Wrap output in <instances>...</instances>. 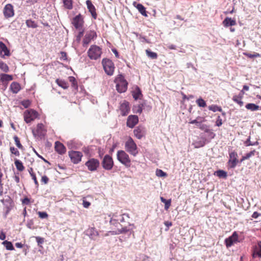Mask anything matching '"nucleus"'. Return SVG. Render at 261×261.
Wrapping results in <instances>:
<instances>
[{
    "mask_svg": "<svg viewBox=\"0 0 261 261\" xmlns=\"http://www.w3.org/2000/svg\"><path fill=\"white\" fill-rule=\"evenodd\" d=\"M125 149L134 156L138 153L137 146L131 137H129L125 142Z\"/></svg>",
    "mask_w": 261,
    "mask_h": 261,
    "instance_id": "nucleus-1",
    "label": "nucleus"
},
{
    "mask_svg": "<svg viewBox=\"0 0 261 261\" xmlns=\"http://www.w3.org/2000/svg\"><path fill=\"white\" fill-rule=\"evenodd\" d=\"M88 56L91 60L99 59L102 54L101 48L96 45H92L87 52Z\"/></svg>",
    "mask_w": 261,
    "mask_h": 261,
    "instance_id": "nucleus-2",
    "label": "nucleus"
},
{
    "mask_svg": "<svg viewBox=\"0 0 261 261\" xmlns=\"http://www.w3.org/2000/svg\"><path fill=\"white\" fill-rule=\"evenodd\" d=\"M116 89L119 93H123L126 91L127 82L122 75H119L116 79Z\"/></svg>",
    "mask_w": 261,
    "mask_h": 261,
    "instance_id": "nucleus-3",
    "label": "nucleus"
},
{
    "mask_svg": "<svg viewBox=\"0 0 261 261\" xmlns=\"http://www.w3.org/2000/svg\"><path fill=\"white\" fill-rule=\"evenodd\" d=\"M117 159L122 164L129 167L130 164V160L129 155L124 150H120L117 152Z\"/></svg>",
    "mask_w": 261,
    "mask_h": 261,
    "instance_id": "nucleus-4",
    "label": "nucleus"
},
{
    "mask_svg": "<svg viewBox=\"0 0 261 261\" xmlns=\"http://www.w3.org/2000/svg\"><path fill=\"white\" fill-rule=\"evenodd\" d=\"M102 64L105 72L109 75L113 74L114 71V65L112 61L108 59H103Z\"/></svg>",
    "mask_w": 261,
    "mask_h": 261,
    "instance_id": "nucleus-5",
    "label": "nucleus"
},
{
    "mask_svg": "<svg viewBox=\"0 0 261 261\" xmlns=\"http://www.w3.org/2000/svg\"><path fill=\"white\" fill-rule=\"evenodd\" d=\"M229 159L227 162L228 167L230 169L234 168L239 162L237 152L234 150L230 151L229 152Z\"/></svg>",
    "mask_w": 261,
    "mask_h": 261,
    "instance_id": "nucleus-6",
    "label": "nucleus"
},
{
    "mask_svg": "<svg viewBox=\"0 0 261 261\" xmlns=\"http://www.w3.org/2000/svg\"><path fill=\"white\" fill-rule=\"evenodd\" d=\"M38 116V112L33 109L28 110L24 113V119L27 123H30Z\"/></svg>",
    "mask_w": 261,
    "mask_h": 261,
    "instance_id": "nucleus-7",
    "label": "nucleus"
},
{
    "mask_svg": "<svg viewBox=\"0 0 261 261\" xmlns=\"http://www.w3.org/2000/svg\"><path fill=\"white\" fill-rule=\"evenodd\" d=\"M102 167L107 170H110L113 167L114 162L112 158L109 155H106L101 162Z\"/></svg>",
    "mask_w": 261,
    "mask_h": 261,
    "instance_id": "nucleus-8",
    "label": "nucleus"
},
{
    "mask_svg": "<svg viewBox=\"0 0 261 261\" xmlns=\"http://www.w3.org/2000/svg\"><path fill=\"white\" fill-rule=\"evenodd\" d=\"M97 37L96 33L94 31H89L86 32L83 39V46L87 45L92 40L95 39Z\"/></svg>",
    "mask_w": 261,
    "mask_h": 261,
    "instance_id": "nucleus-9",
    "label": "nucleus"
},
{
    "mask_svg": "<svg viewBox=\"0 0 261 261\" xmlns=\"http://www.w3.org/2000/svg\"><path fill=\"white\" fill-rule=\"evenodd\" d=\"M85 165L90 171H94L97 170L99 166V162L97 159L92 158L86 162Z\"/></svg>",
    "mask_w": 261,
    "mask_h": 261,
    "instance_id": "nucleus-10",
    "label": "nucleus"
},
{
    "mask_svg": "<svg viewBox=\"0 0 261 261\" xmlns=\"http://www.w3.org/2000/svg\"><path fill=\"white\" fill-rule=\"evenodd\" d=\"M69 156L71 161L74 164H77L81 161L83 156V154L80 151H70L68 152Z\"/></svg>",
    "mask_w": 261,
    "mask_h": 261,
    "instance_id": "nucleus-11",
    "label": "nucleus"
},
{
    "mask_svg": "<svg viewBox=\"0 0 261 261\" xmlns=\"http://www.w3.org/2000/svg\"><path fill=\"white\" fill-rule=\"evenodd\" d=\"M238 234L236 231L233 232L232 234L225 240V243L227 248L230 247L234 244L239 242Z\"/></svg>",
    "mask_w": 261,
    "mask_h": 261,
    "instance_id": "nucleus-12",
    "label": "nucleus"
},
{
    "mask_svg": "<svg viewBox=\"0 0 261 261\" xmlns=\"http://www.w3.org/2000/svg\"><path fill=\"white\" fill-rule=\"evenodd\" d=\"M84 21L81 14L75 16L72 20V24L76 29H80L83 28Z\"/></svg>",
    "mask_w": 261,
    "mask_h": 261,
    "instance_id": "nucleus-13",
    "label": "nucleus"
},
{
    "mask_svg": "<svg viewBox=\"0 0 261 261\" xmlns=\"http://www.w3.org/2000/svg\"><path fill=\"white\" fill-rule=\"evenodd\" d=\"M3 13L5 17L6 18L13 17L14 15L13 6L10 4H7L4 8Z\"/></svg>",
    "mask_w": 261,
    "mask_h": 261,
    "instance_id": "nucleus-14",
    "label": "nucleus"
},
{
    "mask_svg": "<svg viewBox=\"0 0 261 261\" xmlns=\"http://www.w3.org/2000/svg\"><path fill=\"white\" fill-rule=\"evenodd\" d=\"M145 128L142 126H139L134 130L135 136L138 139H141L145 135Z\"/></svg>",
    "mask_w": 261,
    "mask_h": 261,
    "instance_id": "nucleus-15",
    "label": "nucleus"
},
{
    "mask_svg": "<svg viewBox=\"0 0 261 261\" xmlns=\"http://www.w3.org/2000/svg\"><path fill=\"white\" fill-rule=\"evenodd\" d=\"M138 117L136 115H130L128 116L126 125L130 128H133L135 125L138 122Z\"/></svg>",
    "mask_w": 261,
    "mask_h": 261,
    "instance_id": "nucleus-16",
    "label": "nucleus"
},
{
    "mask_svg": "<svg viewBox=\"0 0 261 261\" xmlns=\"http://www.w3.org/2000/svg\"><path fill=\"white\" fill-rule=\"evenodd\" d=\"M87 8L89 11L90 12L92 17L96 19L97 18V13L96 12V9L94 6L92 4V2L90 0H87L86 2Z\"/></svg>",
    "mask_w": 261,
    "mask_h": 261,
    "instance_id": "nucleus-17",
    "label": "nucleus"
},
{
    "mask_svg": "<svg viewBox=\"0 0 261 261\" xmlns=\"http://www.w3.org/2000/svg\"><path fill=\"white\" fill-rule=\"evenodd\" d=\"M120 111L122 116L127 115L129 112V103L127 101H124L120 104Z\"/></svg>",
    "mask_w": 261,
    "mask_h": 261,
    "instance_id": "nucleus-18",
    "label": "nucleus"
},
{
    "mask_svg": "<svg viewBox=\"0 0 261 261\" xmlns=\"http://www.w3.org/2000/svg\"><path fill=\"white\" fill-rule=\"evenodd\" d=\"M34 136L36 135L35 132L33 131ZM36 135L39 137H42L45 136V130L44 128V125L42 123H39L37 126Z\"/></svg>",
    "mask_w": 261,
    "mask_h": 261,
    "instance_id": "nucleus-19",
    "label": "nucleus"
},
{
    "mask_svg": "<svg viewBox=\"0 0 261 261\" xmlns=\"http://www.w3.org/2000/svg\"><path fill=\"white\" fill-rule=\"evenodd\" d=\"M55 150L60 154H64L66 152L65 147L62 143L58 141L55 143Z\"/></svg>",
    "mask_w": 261,
    "mask_h": 261,
    "instance_id": "nucleus-20",
    "label": "nucleus"
},
{
    "mask_svg": "<svg viewBox=\"0 0 261 261\" xmlns=\"http://www.w3.org/2000/svg\"><path fill=\"white\" fill-rule=\"evenodd\" d=\"M10 55V52L6 45L2 42H0V56L4 57Z\"/></svg>",
    "mask_w": 261,
    "mask_h": 261,
    "instance_id": "nucleus-21",
    "label": "nucleus"
},
{
    "mask_svg": "<svg viewBox=\"0 0 261 261\" xmlns=\"http://www.w3.org/2000/svg\"><path fill=\"white\" fill-rule=\"evenodd\" d=\"M244 93V92H243V91H241L239 95H234L232 97V100L239 105L240 107L243 106L244 104L243 101L242 100Z\"/></svg>",
    "mask_w": 261,
    "mask_h": 261,
    "instance_id": "nucleus-22",
    "label": "nucleus"
},
{
    "mask_svg": "<svg viewBox=\"0 0 261 261\" xmlns=\"http://www.w3.org/2000/svg\"><path fill=\"white\" fill-rule=\"evenodd\" d=\"M223 24L225 27H228L236 25V22L235 20H233L231 18L226 17L223 21Z\"/></svg>",
    "mask_w": 261,
    "mask_h": 261,
    "instance_id": "nucleus-23",
    "label": "nucleus"
},
{
    "mask_svg": "<svg viewBox=\"0 0 261 261\" xmlns=\"http://www.w3.org/2000/svg\"><path fill=\"white\" fill-rule=\"evenodd\" d=\"M135 228L133 224H129L128 227L127 226L118 229V233H123L129 232V233H132L134 228Z\"/></svg>",
    "mask_w": 261,
    "mask_h": 261,
    "instance_id": "nucleus-24",
    "label": "nucleus"
},
{
    "mask_svg": "<svg viewBox=\"0 0 261 261\" xmlns=\"http://www.w3.org/2000/svg\"><path fill=\"white\" fill-rule=\"evenodd\" d=\"M87 234L92 239H95L99 235L98 231L94 227H91L87 230Z\"/></svg>",
    "mask_w": 261,
    "mask_h": 261,
    "instance_id": "nucleus-25",
    "label": "nucleus"
},
{
    "mask_svg": "<svg viewBox=\"0 0 261 261\" xmlns=\"http://www.w3.org/2000/svg\"><path fill=\"white\" fill-rule=\"evenodd\" d=\"M10 89L13 93L16 94L20 90V86L18 83L14 82L11 83Z\"/></svg>",
    "mask_w": 261,
    "mask_h": 261,
    "instance_id": "nucleus-26",
    "label": "nucleus"
},
{
    "mask_svg": "<svg viewBox=\"0 0 261 261\" xmlns=\"http://www.w3.org/2000/svg\"><path fill=\"white\" fill-rule=\"evenodd\" d=\"M204 121V118L201 117H197L196 119L191 120L189 122L190 124H195L196 126L199 127L202 124V122Z\"/></svg>",
    "mask_w": 261,
    "mask_h": 261,
    "instance_id": "nucleus-27",
    "label": "nucleus"
},
{
    "mask_svg": "<svg viewBox=\"0 0 261 261\" xmlns=\"http://www.w3.org/2000/svg\"><path fill=\"white\" fill-rule=\"evenodd\" d=\"M136 8L138 9L139 12L144 16L147 17L148 15L147 14V12L146 11V9L141 4H138L136 6Z\"/></svg>",
    "mask_w": 261,
    "mask_h": 261,
    "instance_id": "nucleus-28",
    "label": "nucleus"
},
{
    "mask_svg": "<svg viewBox=\"0 0 261 261\" xmlns=\"http://www.w3.org/2000/svg\"><path fill=\"white\" fill-rule=\"evenodd\" d=\"M0 80L3 82H9L13 80V77L11 75L1 74L0 75Z\"/></svg>",
    "mask_w": 261,
    "mask_h": 261,
    "instance_id": "nucleus-29",
    "label": "nucleus"
},
{
    "mask_svg": "<svg viewBox=\"0 0 261 261\" xmlns=\"http://www.w3.org/2000/svg\"><path fill=\"white\" fill-rule=\"evenodd\" d=\"M205 144V140L203 139L200 140L196 141L194 142L193 145H194L195 148H198L201 147H203Z\"/></svg>",
    "mask_w": 261,
    "mask_h": 261,
    "instance_id": "nucleus-30",
    "label": "nucleus"
},
{
    "mask_svg": "<svg viewBox=\"0 0 261 261\" xmlns=\"http://www.w3.org/2000/svg\"><path fill=\"white\" fill-rule=\"evenodd\" d=\"M246 108L252 111H255L259 109V106L252 103H249L246 105Z\"/></svg>",
    "mask_w": 261,
    "mask_h": 261,
    "instance_id": "nucleus-31",
    "label": "nucleus"
},
{
    "mask_svg": "<svg viewBox=\"0 0 261 261\" xmlns=\"http://www.w3.org/2000/svg\"><path fill=\"white\" fill-rule=\"evenodd\" d=\"M65 8L71 10L73 8L72 0H62Z\"/></svg>",
    "mask_w": 261,
    "mask_h": 261,
    "instance_id": "nucleus-32",
    "label": "nucleus"
},
{
    "mask_svg": "<svg viewBox=\"0 0 261 261\" xmlns=\"http://www.w3.org/2000/svg\"><path fill=\"white\" fill-rule=\"evenodd\" d=\"M26 25L28 28H36L38 27L37 23L32 19H28L26 20Z\"/></svg>",
    "mask_w": 261,
    "mask_h": 261,
    "instance_id": "nucleus-33",
    "label": "nucleus"
},
{
    "mask_svg": "<svg viewBox=\"0 0 261 261\" xmlns=\"http://www.w3.org/2000/svg\"><path fill=\"white\" fill-rule=\"evenodd\" d=\"M15 165L17 169L19 171H22L24 170V167L22 162L19 160L16 159L15 161Z\"/></svg>",
    "mask_w": 261,
    "mask_h": 261,
    "instance_id": "nucleus-34",
    "label": "nucleus"
},
{
    "mask_svg": "<svg viewBox=\"0 0 261 261\" xmlns=\"http://www.w3.org/2000/svg\"><path fill=\"white\" fill-rule=\"evenodd\" d=\"M2 244L6 247V249L8 250H14V248L13 246L12 243L11 242L8 241H4Z\"/></svg>",
    "mask_w": 261,
    "mask_h": 261,
    "instance_id": "nucleus-35",
    "label": "nucleus"
},
{
    "mask_svg": "<svg viewBox=\"0 0 261 261\" xmlns=\"http://www.w3.org/2000/svg\"><path fill=\"white\" fill-rule=\"evenodd\" d=\"M56 83L61 87L63 88L64 89H67L68 87L67 83L64 81L60 80L59 79H57L56 80Z\"/></svg>",
    "mask_w": 261,
    "mask_h": 261,
    "instance_id": "nucleus-36",
    "label": "nucleus"
},
{
    "mask_svg": "<svg viewBox=\"0 0 261 261\" xmlns=\"http://www.w3.org/2000/svg\"><path fill=\"white\" fill-rule=\"evenodd\" d=\"M215 174L220 178H226L227 177V173L224 170H219L215 172Z\"/></svg>",
    "mask_w": 261,
    "mask_h": 261,
    "instance_id": "nucleus-37",
    "label": "nucleus"
},
{
    "mask_svg": "<svg viewBox=\"0 0 261 261\" xmlns=\"http://www.w3.org/2000/svg\"><path fill=\"white\" fill-rule=\"evenodd\" d=\"M146 53L147 56L151 59H156L158 58L157 54L151 51L149 49H146Z\"/></svg>",
    "mask_w": 261,
    "mask_h": 261,
    "instance_id": "nucleus-38",
    "label": "nucleus"
},
{
    "mask_svg": "<svg viewBox=\"0 0 261 261\" xmlns=\"http://www.w3.org/2000/svg\"><path fill=\"white\" fill-rule=\"evenodd\" d=\"M208 109L211 111H212L214 112L219 111V112H222V109L221 107L215 105H212L208 107Z\"/></svg>",
    "mask_w": 261,
    "mask_h": 261,
    "instance_id": "nucleus-39",
    "label": "nucleus"
},
{
    "mask_svg": "<svg viewBox=\"0 0 261 261\" xmlns=\"http://www.w3.org/2000/svg\"><path fill=\"white\" fill-rule=\"evenodd\" d=\"M0 69L4 72H7L9 71V67L6 63L0 61Z\"/></svg>",
    "mask_w": 261,
    "mask_h": 261,
    "instance_id": "nucleus-40",
    "label": "nucleus"
},
{
    "mask_svg": "<svg viewBox=\"0 0 261 261\" xmlns=\"http://www.w3.org/2000/svg\"><path fill=\"white\" fill-rule=\"evenodd\" d=\"M196 102L200 107L204 108L206 106L205 101L202 98H199L197 99Z\"/></svg>",
    "mask_w": 261,
    "mask_h": 261,
    "instance_id": "nucleus-41",
    "label": "nucleus"
},
{
    "mask_svg": "<svg viewBox=\"0 0 261 261\" xmlns=\"http://www.w3.org/2000/svg\"><path fill=\"white\" fill-rule=\"evenodd\" d=\"M255 253L259 257H261V242L257 243V246L255 248Z\"/></svg>",
    "mask_w": 261,
    "mask_h": 261,
    "instance_id": "nucleus-42",
    "label": "nucleus"
},
{
    "mask_svg": "<svg viewBox=\"0 0 261 261\" xmlns=\"http://www.w3.org/2000/svg\"><path fill=\"white\" fill-rule=\"evenodd\" d=\"M141 95V92L139 88H137L136 91L133 94V97L135 99L137 100L140 98Z\"/></svg>",
    "mask_w": 261,
    "mask_h": 261,
    "instance_id": "nucleus-43",
    "label": "nucleus"
},
{
    "mask_svg": "<svg viewBox=\"0 0 261 261\" xmlns=\"http://www.w3.org/2000/svg\"><path fill=\"white\" fill-rule=\"evenodd\" d=\"M155 174L158 177H165L167 176L166 173L161 169H157L156 170Z\"/></svg>",
    "mask_w": 261,
    "mask_h": 261,
    "instance_id": "nucleus-44",
    "label": "nucleus"
},
{
    "mask_svg": "<svg viewBox=\"0 0 261 261\" xmlns=\"http://www.w3.org/2000/svg\"><path fill=\"white\" fill-rule=\"evenodd\" d=\"M14 140L15 141V144H16V145L17 146V147L19 149H22L23 146L20 142L19 138L17 136H15L14 137Z\"/></svg>",
    "mask_w": 261,
    "mask_h": 261,
    "instance_id": "nucleus-45",
    "label": "nucleus"
},
{
    "mask_svg": "<svg viewBox=\"0 0 261 261\" xmlns=\"http://www.w3.org/2000/svg\"><path fill=\"white\" fill-rule=\"evenodd\" d=\"M244 55L250 58H254L259 57V54L258 53H254L252 54L250 53H244Z\"/></svg>",
    "mask_w": 261,
    "mask_h": 261,
    "instance_id": "nucleus-46",
    "label": "nucleus"
},
{
    "mask_svg": "<svg viewBox=\"0 0 261 261\" xmlns=\"http://www.w3.org/2000/svg\"><path fill=\"white\" fill-rule=\"evenodd\" d=\"M119 218L116 215H113L111 218L110 222L111 224L115 225L116 223V221H119Z\"/></svg>",
    "mask_w": 261,
    "mask_h": 261,
    "instance_id": "nucleus-47",
    "label": "nucleus"
},
{
    "mask_svg": "<svg viewBox=\"0 0 261 261\" xmlns=\"http://www.w3.org/2000/svg\"><path fill=\"white\" fill-rule=\"evenodd\" d=\"M10 151L11 153L14 154L16 156H19L20 154L19 151L14 147H10Z\"/></svg>",
    "mask_w": 261,
    "mask_h": 261,
    "instance_id": "nucleus-48",
    "label": "nucleus"
},
{
    "mask_svg": "<svg viewBox=\"0 0 261 261\" xmlns=\"http://www.w3.org/2000/svg\"><path fill=\"white\" fill-rule=\"evenodd\" d=\"M199 128L202 130H204L206 133L208 132L210 130V129L208 128V126L204 124H202L199 127Z\"/></svg>",
    "mask_w": 261,
    "mask_h": 261,
    "instance_id": "nucleus-49",
    "label": "nucleus"
},
{
    "mask_svg": "<svg viewBox=\"0 0 261 261\" xmlns=\"http://www.w3.org/2000/svg\"><path fill=\"white\" fill-rule=\"evenodd\" d=\"M83 205L85 208H88L91 205V203L88 201L85 198H83Z\"/></svg>",
    "mask_w": 261,
    "mask_h": 261,
    "instance_id": "nucleus-50",
    "label": "nucleus"
},
{
    "mask_svg": "<svg viewBox=\"0 0 261 261\" xmlns=\"http://www.w3.org/2000/svg\"><path fill=\"white\" fill-rule=\"evenodd\" d=\"M38 214L39 217L41 219H45L48 217L47 214L45 212H39Z\"/></svg>",
    "mask_w": 261,
    "mask_h": 261,
    "instance_id": "nucleus-51",
    "label": "nucleus"
},
{
    "mask_svg": "<svg viewBox=\"0 0 261 261\" xmlns=\"http://www.w3.org/2000/svg\"><path fill=\"white\" fill-rule=\"evenodd\" d=\"M35 239L38 243V246H40L41 244L44 243V239L43 238H41L40 237H36Z\"/></svg>",
    "mask_w": 261,
    "mask_h": 261,
    "instance_id": "nucleus-52",
    "label": "nucleus"
},
{
    "mask_svg": "<svg viewBox=\"0 0 261 261\" xmlns=\"http://www.w3.org/2000/svg\"><path fill=\"white\" fill-rule=\"evenodd\" d=\"M84 35V30L80 31L78 35L76 37V40L77 42H80L81 39L82 37Z\"/></svg>",
    "mask_w": 261,
    "mask_h": 261,
    "instance_id": "nucleus-53",
    "label": "nucleus"
},
{
    "mask_svg": "<svg viewBox=\"0 0 261 261\" xmlns=\"http://www.w3.org/2000/svg\"><path fill=\"white\" fill-rule=\"evenodd\" d=\"M21 105L25 108H28L30 104H31V102L29 100H23L21 101Z\"/></svg>",
    "mask_w": 261,
    "mask_h": 261,
    "instance_id": "nucleus-54",
    "label": "nucleus"
},
{
    "mask_svg": "<svg viewBox=\"0 0 261 261\" xmlns=\"http://www.w3.org/2000/svg\"><path fill=\"white\" fill-rule=\"evenodd\" d=\"M171 199H169V200H166V201L165 202H163L164 203H165V210H168V208H169L170 205H171Z\"/></svg>",
    "mask_w": 261,
    "mask_h": 261,
    "instance_id": "nucleus-55",
    "label": "nucleus"
},
{
    "mask_svg": "<svg viewBox=\"0 0 261 261\" xmlns=\"http://www.w3.org/2000/svg\"><path fill=\"white\" fill-rule=\"evenodd\" d=\"M255 152V150H253L249 152V153H247V154H246L245 156H246V158H247V159L248 160L251 156L254 155Z\"/></svg>",
    "mask_w": 261,
    "mask_h": 261,
    "instance_id": "nucleus-56",
    "label": "nucleus"
},
{
    "mask_svg": "<svg viewBox=\"0 0 261 261\" xmlns=\"http://www.w3.org/2000/svg\"><path fill=\"white\" fill-rule=\"evenodd\" d=\"M222 124V120L220 116H218L216 122V125L217 126H220Z\"/></svg>",
    "mask_w": 261,
    "mask_h": 261,
    "instance_id": "nucleus-57",
    "label": "nucleus"
},
{
    "mask_svg": "<svg viewBox=\"0 0 261 261\" xmlns=\"http://www.w3.org/2000/svg\"><path fill=\"white\" fill-rule=\"evenodd\" d=\"M5 239H6L5 232L2 229H0V240H5Z\"/></svg>",
    "mask_w": 261,
    "mask_h": 261,
    "instance_id": "nucleus-58",
    "label": "nucleus"
},
{
    "mask_svg": "<svg viewBox=\"0 0 261 261\" xmlns=\"http://www.w3.org/2000/svg\"><path fill=\"white\" fill-rule=\"evenodd\" d=\"M38 0H26V3L27 6H31L37 2Z\"/></svg>",
    "mask_w": 261,
    "mask_h": 261,
    "instance_id": "nucleus-59",
    "label": "nucleus"
},
{
    "mask_svg": "<svg viewBox=\"0 0 261 261\" xmlns=\"http://www.w3.org/2000/svg\"><path fill=\"white\" fill-rule=\"evenodd\" d=\"M49 180L48 178L46 176L44 175L41 178V182H43L45 184H46L48 183Z\"/></svg>",
    "mask_w": 261,
    "mask_h": 261,
    "instance_id": "nucleus-60",
    "label": "nucleus"
},
{
    "mask_svg": "<svg viewBox=\"0 0 261 261\" xmlns=\"http://www.w3.org/2000/svg\"><path fill=\"white\" fill-rule=\"evenodd\" d=\"M31 177H32V179H33V180L34 181V183H35L36 186L37 187H38L39 186V184H38V181L37 180V178H36L35 174L32 175Z\"/></svg>",
    "mask_w": 261,
    "mask_h": 261,
    "instance_id": "nucleus-61",
    "label": "nucleus"
},
{
    "mask_svg": "<svg viewBox=\"0 0 261 261\" xmlns=\"http://www.w3.org/2000/svg\"><path fill=\"white\" fill-rule=\"evenodd\" d=\"M30 199L27 197L24 198L22 200V204H26V205H28L30 203Z\"/></svg>",
    "mask_w": 261,
    "mask_h": 261,
    "instance_id": "nucleus-62",
    "label": "nucleus"
},
{
    "mask_svg": "<svg viewBox=\"0 0 261 261\" xmlns=\"http://www.w3.org/2000/svg\"><path fill=\"white\" fill-rule=\"evenodd\" d=\"M69 80L71 83H72L73 86H75V83H76V80H75V79L73 76H69Z\"/></svg>",
    "mask_w": 261,
    "mask_h": 261,
    "instance_id": "nucleus-63",
    "label": "nucleus"
},
{
    "mask_svg": "<svg viewBox=\"0 0 261 261\" xmlns=\"http://www.w3.org/2000/svg\"><path fill=\"white\" fill-rule=\"evenodd\" d=\"M141 261H150L149 258L144 254L141 255Z\"/></svg>",
    "mask_w": 261,
    "mask_h": 261,
    "instance_id": "nucleus-64",
    "label": "nucleus"
}]
</instances>
